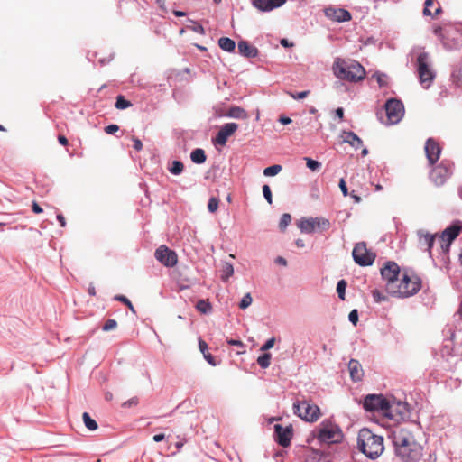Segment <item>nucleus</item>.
<instances>
[{
	"label": "nucleus",
	"mask_w": 462,
	"mask_h": 462,
	"mask_svg": "<svg viewBox=\"0 0 462 462\" xmlns=\"http://www.w3.org/2000/svg\"><path fill=\"white\" fill-rule=\"evenodd\" d=\"M381 275L385 282L386 291L393 297L408 298L420 289V282L417 277L402 274L400 279V268L393 262H388L381 269Z\"/></svg>",
	"instance_id": "1"
},
{
	"label": "nucleus",
	"mask_w": 462,
	"mask_h": 462,
	"mask_svg": "<svg viewBox=\"0 0 462 462\" xmlns=\"http://www.w3.org/2000/svg\"><path fill=\"white\" fill-rule=\"evenodd\" d=\"M391 438L394 453L402 462H419L422 457V447L412 432L406 428H397L392 431Z\"/></svg>",
	"instance_id": "2"
},
{
	"label": "nucleus",
	"mask_w": 462,
	"mask_h": 462,
	"mask_svg": "<svg viewBox=\"0 0 462 462\" xmlns=\"http://www.w3.org/2000/svg\"><path fill=\"white\" fill-rule=\"evenodd\" d=\"M332 71L336 78L349 82H358L363 80L365 76V70L360 63L342 58L335 59Z\"/></svg>",
	"instance_id": "3"
},
{
	"label": "nucleus",
	"mask_w": 462,
	"mask_h": 462,
	"mask_svg": "<svg viewBox=\"0 0 462 462\" xmlns=\"http://www.w3.org/2000/svg\"><path fill=\"white\" fill-rule=\"evenodd\" d=\"M359 450L370 459H375L384 450L383 438L373 433L368 429H362L357 437Z\"/></svg>",
	"instance_id": "4"
},
{
	"label": "nucleus",
	"mask_w": 462,
	"mask_h": 462,
	"mask_svg": "<svg viewBox=\"0 0 462 462\" xmlns=\"http://www.w3.org/2000/svg\"><path fill=\"white\" fill-rule=\"evenodd\" d=\"M417 70L420 84L428 88L435 79L432 62L427 52H421L417 58Z\"/></svg>",
	"instance_id": "5"
},
{
	"label": "nucleus",
	"mask_w": 462,
	"mask_h": 462,
	"mask_svg": "<svg viewBox=\"0 0 462 462\" xmlns=\"http://www.w3.org/2000/svg\"><path fill=\"white\" fill-rule=\"evenodd\" d=\"M317 438L320 442L334 444L342 440L343 434L337 425L330 421H323L318 428Z\"/></svg>",
	"instance_id": "6"
},
{
	"label": "nucleus",
	"mask_w": 462,
	"mask_h": 462,
	"mask_svg": "<svg viewBox=\"0 0 462 462\" xmlns=\"http://www.w3.org/2000/svg\"><path fill=\"white\" fill-rule=\"evenodd\" d=\"M301 233L310 234L316 231H325L330 227V222L325 217H301L297 222Z\"/></svg>",
	"instance_id": "7"
},
{
	"label": "nucleus",
	"mask_w": 462,
	"mask_h": 462,
	"mask_svg": "<svg viewBox=\"0 0 462 462\" xmlns=\"http://www.w3.org/2000/svg\"><path fill=\"white\" fill-rule=\"evenodd\" d=\"M293 411L300 419L313 422L319 418V408L308 401L296 402L293 403Z\"/></svg>",
	"instance_id": "8"
},
{
	"label": "nucleus",
	"mask_w": 462,
	"mask_h": 462,
	"mask_svg": "<svg viewBox=\"0 0 462 462\" xmlns=\"http://www.w3.org/2000/svg\"><path fill=\"white\" fill-rule=\"evenodd\" d=\"M352 255L354 261L360 266L372 265L375 259V254L366 248L365 243L356 244L353 249Z\"/></svg>",
	"instance_id": "9"
},
{
	"label": "nucleus",
	"mask_w": 462,
	"mask_h": 462,
	"mask_svg": "<svg viewBox=\"0 0 462 462\" xmlns=\"http://www.w3.org/2000/svg\"><path fill=\"white\" fill-rule=\"evenodd\" d=\"M388 404V398L382 394H369L365 398L364 408L368 411H377L383 415L387 409H391Z\"/></svg>",
	"instance_id": "10"
},
{
	"label": "nucleus",
	"mask_w": 462,
	"mask_h": 462,
	"mask_svg": "<svg viewBox=\"0 0 462 462\" xmlns=\"http://www.w3.org/2000/svg\"><path fill=\"white\" fill-rule=\"evenodd\" d=\"M386 116L391 124H397L404 115V106L400 100L392 98L385 104Z\"/></svg>",
	"instance_id": "11"
},
{
	"label": "nucleus",
	"mask_w": 462,
	"mask_h": 462,
	"mask_svg": "<svg viewBox=\"0 0 462 462\" xmlns=\"http://www.w3.org/2000/svg\"><path fill=\"white\" fill-rule=\"evenodd\" d=\"M460 230L461 226L454 224L451 226L447 227L438 237V242L440 244V247L444 252L449 249L451 243L459 235Z\"/></svg>",
	"instance_id": "12"
},
{
	"label": "nucleus",
	"mask_w": 462,
	"mask_h": 462,
	"mask_svg": "<svg viewBox=\"0 0 462 462\" xmlns=\"http://www.w3.org/2000/svg\"><path fill=\"white\" fill-rule=\"evenodd\" d=\"M451 174V164L448 162H441L430 172L431 180L438 186L445 183Z\"/></svg>",
	"instance_id": "13"
},
{
	"label": "nucleus",
	"mask_w": 462,
	"mask_h": 462,
	"mask_svg": "<svg viewBox=\"0 0 462 462\" xmlns=\"http://www.w3.org/2000/svg\"><path fill=\"white\" fill-rule=\"evenodd\" d=\"M154 255L157 261L167 267H172L177 263L176 253L169 249L166 245H161L155 251Z\"/></svg>",
	"instance_id": "14"
},
{
	"label": "nucleus",
	"mask_w": 462,
	"mask_h": 462,
	"mask_svg": "<svg viewBox=\"0 0 462 462\" xmlns=\"http://www.w3.org/2000/svg\"><path fill=\"white\" fill-rule=\"evenodd\" d=\"M387 406L391 409H387L388 411H385L383 416L395 421H398L403 417L405 412V404L403 402H396L393 399H388Z\"/></svg>",
	"instance_id": "15"
},
{
	"label": "nucleus",
	"mask_w": 462,
	"mask_h": 462,
	"mask_svg": "<svg viewBox=\"0 0 462 462\" xmlns=\"http://www.w3.org/2000/svg\"><path fill=\"white\" fill-rule=\"evenodd\" d=\"M238 129V125L236 123H227L221 126L219 132L214 139V143L219 145H226L227 139L234 134Z\"/></svg>",
	"instance_id": "16"
},
{
	"label": "nucleus",
	"mask_w": 462,
	"mask_h": 462,
	"mask_svg": "<svg viewBox=\"0 0 462 462\" xmlns=\"http://www.w3.org/2000/svg\"><path fill=\"white\" fill-rule=\"evenodd\" d=\"M425 152L429 163L433 164L439 160L441 148L436 141L429 138L425 143Z\"/></svg>",
	"instance_id": "17"
},
{
	"label": "nucleus",
	"mask_w": 462,
	"mask_h": 462,
	"mask_svg": "<svg viewBox=\"0 0 462 462\" xmlns=\"http://www.w3.org/2000/svg\"><path fill=\"white\" fill-rule=\"evenodd\" d=\"M418 244L420 249L428 251L430 254V250L436 239V236L429 233L424 229L417 231Z\"/></svg>",
	"instance_id": "18"
},
{
	"label": "nucleus",
	"mask_w": 462,
	"mask_h": 462,
	"mask_svg": "<svg viewBox=\"0 0 462 462\" xmlns=\"http://www.w3.org/2000/svg\"><path fill=\"white\" fill-rule=\"evenodd\" d=\"M286 0H253L255 8L262 12H269L282 6Z\"/></svg>",
	"instance_id": "19"
},
{
	"label": "nucleus",
	"mask_w": 462,
	"mask_h": 462,
	"mask_svg": "<svg viewBox=\"0 0 462 462\" xmlns=\"http://www.w3.org/2000/svg\"><path fill=\"white\" fill-rule=\"evenodd\" d=\"M326 14L328 17L331 18L337 22H346L351 19L350 13L345 9H334L328 8L326 11Z\"/></svg>",
	"instance_id": "20"
},
{
	"label": "nucleus",
	"mask_w": 462,
	"mask_h": 462,
	"mask_svg": "<svg viewBox=\"0 0 462 462\" xmlns=\"http://www.w3.org/2000/svg\"><path fill=\"white\" fill-rule=\"evenodd\" d=\"M275 433L278 436V442L282 447H287L290 444L291 438V430L290 427L283 428L281 425H275Z\"/></svg>",
	"instance_id": "21"
},
{
	"label": "nucleus",
	"mask_w": 462,
	"mask_h": 462,
	"mask_svg": "<svg viewBox=\"0 0 462 462\" xmlns=\"http://www.w3.org/2000/svg\"><path fill=\"white\" fill-rule=\"evenodd\" d=\"M441 12V6L437 0H426L424 3L423 14L435 18Z\"/></svg>",
	"instance_id": "22"
},
{
	"label": "nucleus",
	"mask_w": 462,
	"mask_h": 462,
	"mask_svg": "<svg viewBox=\"0 0 462 462\" xmlns=\"http://www.w3.org/2000/svg\"><path fill=\"white\" fill-rule=\"evenodd\" d=\"M348 370L350 374V377L355 382H359L362 380L364 375V371L360 363L356 359H351L348 363Z\"/></svg>",
	"instance_id": "23"
},
{
	"label": "nucleus",
	"mask_w": 462,
	"mask_h": 462,
	"mask_svg": "<svg viewBox=\"0 0 462 462\" xmlns=\"http://www.w3.org/2000/svg\"><path fill=\"white\" fill-rule=\"evenodd\" d=\"M341 137L344 143H349L355 149L360 148L363 144L362 140L351 131H343Z\"/></svg>",
	"instance_id": "24"
},
{
	"label": "nucleus",
	"mask_w": 462,
	"mask_h": 462,
	"mask_svg": "<svg viewBox=\"0 0 462 462\" xmlns=\"http://www.w3.org/2000/svg\"><path fill=\"white\" fill-rule=\"evenodd\" d=\"M238 51L240 54L245 56V57H255L257 54V50L251 46L247 42L241 41L238 42L237 45Z\"/></svg>",
	"instance_id": "25"
},
{
	"label": "nucleus",
	"mask_w": 462,
	"mask_h": 462,
	"mask_svg": "<svg viewBox=\"0 0 462 462\" xmlns=\"http://www.w3.org/2000/svg\"><path fill=\"white\" fill-rule=\"evenodd\" d=\"M219 47L226 51H233L236 48V43L233 40L227 37H221L218 40Z\"/></svg>",
	"instance_id": "26"
},
{
	"label": "nucleus",
	"mask_w": 462,
	"mask_h": 462,
	"mask_svg": "<svg viewBox=\"0 0 462 462\" xmlns=\"http://www.w3.org/2000/svg\"><path fill=\"white\" fill-rule=\"evenodd\" d=\"M227 116L236 119H245L247 118V114L243 108L239 106H234L229 109Z\"/></svg>",
	"instance_id": "27"
},
{
	"label": "nucleus",
	"mask_w": 462,
	"mask_h": 462,
	"mask_svg": "<svg viewBox=\"0 0 462 462\" xmlns=\"http://www.w3.org/2000/svg\"><path fill=\"white\" fill-rule=\"evenodd\" d=\"M190 158L194 163L200 164L206 161V154L202 149L198 148L191 152Z\"/></svg>",
	"instance_id": "28"
},
{
	"label": "nucleus",
	"mask_w": 462,
	"mask_h": 462,
	"mask_svg": "<svg viewBox=\"0 0 462 462\" xmlns=\"http://www.w3.org/2000/svg\"><path fill=\"white\" fill-rule=\"evenodd\" d=\"M221 279L227 281L234 274V267L230 263H224L221 269Z\"/></svg>",
	"instance_id": "29"
},
{
	"label": "nucleus",
	"mask_w": 462,
	"mask_h": 462,
	"mask_svg": "<svg viewBox=\"0 0 462 462\" xmlns=\"http://www.w3.org/2000/svg\"><path fill=\"white\" fill-rule=\"evenodd\" d=\"M197 310L202 314H208L211 312L212 307L211 304L205 300H200L197 302L196 305Z\"/></svg>",
	"instance_id": "30"
},
{
	"label": "nucleus",
	"mask_w": 462,
	"mask_h": 462,
	"mask_svg": "<svg viewBox=\"0 0 462 462\" xmlns=\"http://www.w3.org/2000/svg\"><path fill=\"white\" fill-rule=\"evenodd\" d=\"M84 424L89 430H95L97 429V423L93 420L88 412H84L82 415Z\"/></svg>",
	"instance_id": "31"
},
{
	"label": "nucleus",
	"mask_w": 462,
	"mask_h": 462,
	"mask_svg": "<svg viewBox=\"0 0 462 462\" xmlns=\"http://www.w3.org/2000/svg\"><path fill=\"white\" fill-rule=\"evenodd\" d=\"M373 78H374L379 85V87H386L388 85V77L386 74L382 72H375L373 75Z\"/></svg>",
	"instance_id": "32"
},
{
	"label": "nucleus",
	"mask_w": 462,
	"mask_h": 462,
	"mask_svg": "<svg viewBox=\"0 0 462 462\" xmlns=\"http://www.w3.org/2000/svg\"><path fill=\"white\" fill-rule=\"evenodd\" d=\"M183 163L180 161H174L171 163V166L169 168V171L173 175H179L183 171Z\"/></svg>",
	"instance_id": "33"
},
{
	"label": "nucleus",
	"mask_w": 462,
	"mask_h": 462,
	"mask_svg": "<svg viewBox=\"0 0 462 462\" xmlns=\"http://www.w3.org/2000/svg\"><path fill=\"white\" fill-rule=\"evenodd\" d=\"M257 363L262 368H267L271 364V354L265 353L257 358Z\"/></svg>",
	"instance_id": "34"
},
{
	"label": "nucleus",
	"mask_w": 462,
	"mask_h": 462,
	"mask_svg": "<svg viewBox=\"0 0 462 462\" xmlns=\"http://www.w3.org/2000/svg\"><path fill=\"white\" fill-rule=\"evenodd\" d=\"M282 171V166L279 164H274L272 166H269L263 170L264 176H275Z\"/></svg>",
	"instance_id": "35"
},
{
	"label": "nucleus",
	"mask_w": 462,
	"mask_h": 462,
	"mask_svg": "<svg viewBox=\"0 0 462 462\" xmlns=\"http://www.w3.org/2000/svg\"><path fill=\"white\" fill-rule=\"evenodd\" d=\"M304 160L306 161L307 167L312 171H317L321 167V163L318 161H315L308 157L304 158Z\"/></svg>",
	"instance_id": "36"
},
{
	"label": "nucleus",
	"mask_w": 462,
	"mask_h": 462,
	"mask_svg": "<svg viewBox=\"0 0 462 462\" xmlns=\"http://www.w3.org/2000/svg\"><path fill=\"white\" fill-rule=\"evenodd\" d=\"M346 288V282L345 280H340L337 284V292L341 300H345V292Z\"/></svg>",
	"instance_id": "37"
},
{
	"label": "nucleus",
	"mask_w": 462,
	"mask_h": 462,
	"mask_svg": "<svg viewBox=\"0 0 462 462\" xmlns=\"http://www.w3.org/2000/svg\"><path fill=\"white\" fill-rule=\"evenodd\" d=\"M218 205H219V200L215 197H211L208 203V211L210 213H215L218 208Z\"/></svg>",
	"instance_id": "38"
},
{
	"label": "nucleus",
	"mask_w": 462,
	"mask_h": 462,
	"mask_svg": "<svg viewBox=\"0 0 462 462\" xmlns=\"http://www.w3.org/2000/svg\"><path fill=\"white\" fill-rule=\"evenodd\" d=\"M131 106V103L125 99L122 96L117 97L116 107L117 109H125Z\"/></svg>",
	"instance_id": "39"
},
{
	"label": "nucleus",
	"mask_w": 462,
	"mask_h": 462,
	"mask_svg": "<svg viewBox=\"0 0 462 462\" xmlns=\"http://www.w3.org/2000/svg\"><path fill=\"white\" fill-rule=\"evenodd\" d=\"M253 299L250 293H246L242 298L239 307L243 310L248 308L252 304Z\"/></svg>",
	"instance_id": "40"
},
{
	"label": "nucleus",
	"mask_w": 462,
	"mask_h": 462,
	"mask_svg": "<svg viewBox=\"0 0 462 462\" xmlns=\"http://www.w3.org/2000/svg\"><path fill=\"white\" fill-rule=\"evenodd\" d=\"M372 296L374 301L377 303L387 300V297L376 289L372 291Z\"/></svg>",
	"instance_id": "41"
},
{
	"label": "nucleus",
	"mask_w": 462,
	"mask_h": 462,
	"mask_svg": "<svg viewBox=\"0 0 462 462\" xmlns=\"http://www.w3.org/2000/svg\"><path fill=\"white\" fill-rule=\"evenodd\" d=\"M291 220V215L290 214H283L281 217V220H280V223H279V226L281 229H285L287 227V226L290 224Z\"/></svg>",
	"instance_id": "42"
},
{
	"label": "nucleus",
	"mask_w": 462,
	"mask_h": 462,
	"mask_svg": "<svg viewBox=\"0 0 462 462\" xmlns=\"http://www.w3.org/2000/svg\"><path fill=\"white\" fill-rule=\"evenodd\" d=\"M115 300L123 302L124 304H125L131 310V311L134 312V308L133 304L131 303V301L125 296L117 295V296L115 297Z\"/></svg>",
	"instance_id": "43"
},
{
	"label": "nucleus",
	"mask_w": 462,
	"mask_h": 462,
	"mask_svg": "<svg viewBox=\"0 0 462 462\" xmlns=\"http://www.w3.org/2000/svg\"><path fill=\"white\" fill-rule=\"evenodd\" d=\"M117 322L115 319H108L103 326L104 331H110L116 328Z\"/></svg>",
	"instance_id": "44"
},
{
	"label": "nucleus",
	"mask_w": 462,
	"mask_h": 462,
	"mask_svg": "<svg viewBox=\"0 0 462 462\" xmlns=\"http://www.w3.org/2000/svg\"><path fill=\"white\" fill-rule=\"evenodd\" d=\"M263 197L265 198V199L267 200V202L269 204H272V192H271V189L268 185H263Z\"/></svg>",
	"instance_id": "45"
},
{
	"label": "nucleus",
	"mask_w": 462,
	"mask_h": 462,
	"mask_svg": "<svg viewBox=\"0 0 462 462\" xmlns=\"http://www.w3.org/2000/svg\"><path fill=\"white\" fill-rule=\"evenodd\" d=\"M348 319L353 325H356L358 321V312L356 310H353L350 311L348 315Z\"/></svg>",
	"instance_id": "46"
},
{
	"label": "nucleus",
	"mask_w": 462,
	"mask_h": 462,
	"mask_svg": "<svg viewBox=\"0 0 462 462\" xmlns=\"http://www.w3.org/2000/svg\"><path fill=\"white\" fill-rule=\"evenodd\" d=\"M274 343H275V338L274 337H272L270 339H268L262 346H261V351H267L269 349H271L273 346H274Z\"/></svg>",
	"instance_id": "47"
},
{
	"label": "nucleus",
	"mask_w": 462,
	"mask_h": 462,
	"mask_svg": "<svg viewBox=\"0 0 462 462\" xmlns=\"http://www.w3.org/2000/svg\"><path fill=\"white\" fill-rule=\"evenodd\" d=\"M309 95V91H301L297 94L290 93V96L294 99H303Z\"/></svg>",
	"instance_id": "48"
},
{
	"label": "nucleus",
	"mask_w": 462,
	"mask_h": 462,
	"mask_svg": "<svg viewBox=\"0 0 462 462\" xmlns=\"http://www.w3.org/2000/svg\"><path fill=\"white\" fill-rule=\"evenodd\" d=\"M119 129L118 125H109L105 128V132L108 134H113L116 132H117Z\"/></svg>",
	"instance_id": "49"
},
{
	"label": "nucleus",
	"mask_w": 462,
	"mask_h": 462,
	"mask_svg": "<svg viewBox=\"0 0 462 462\" xmlns=\"http://www.w3.org/2000/svg\"><path fill=\"white\" fill-rule=\"evenodd\" d=\"M339 188H340V189H341V191H342L343 195H344L345 197H346V196H347V194H348V190H347V187H346V181H345V180H344V179H341V180H339Z\"/></svg>",
	"instance_id": "50"
},
{
	"label": "nucleus",
	"mask_w": 462,
	"mask_h": 462,
	"mask_svg": "<svg viewBox=\"0 0 462 462\" xmlns=\"http://www.w3.org/2000/svg\"><path fill=\"white\" fill-rule=\"evenodd\" d=\"M199 346L201 353H203V355H206V351L208 350V344L204 340L199 339Z\"/></svg>",
	"instance_id": "51"
},
{
	"label": "nucleus",
	"mask_w": 462,
	"mask_h": 462,
	"mask_svg": "<svg viewBox=\"0 0 462 462\" xmlns=\"http://www.w3.org/2000/svg\"><path fill=\"white\" fill-rule=\"evenodd\" d=\"M133 142H134V148L136 151H141L142 148H143L142 142L139 139H137V138H133Z\"/></svg>",
	"instance_id": "52"
},
{
	"label": "nucleus",
	"mask_w": 462,
	"mask_h": 462,
	"mask_svg": "<svg viewBox=\"0 0 462 462\" xmlns=\"http://www.w3.org/2000/svg\"><path fill=\"white\" fill-rule=\"evenodd\" d=\"M227 344L231 345V346H241V347L244 346V343L242 341L236 340V339H227Z\"/></svg>",
	"instance_id": "53"
},
{
	"label": "nucleus",
	"mask_w": 462,
	"mask_h": 462,
	"mask_svg": "<svg viewBox=\"0 0 462 462\" xmlns=\"http://www.w3.org/2000/svg\"><path fill=\"white\" fill-rule=\"evenodd\" d=\"M275 263L280 264V265H282V266H286L287 265V261L285 258L282 257V256H279L275 259Z\"/></svg>",
	"instance_id": "54"
},
{
	"label": "nucleus",
	"mask_w": 462,
	"mask_h": 462,
	"mask_svg": "<svg viewBox=\"0 0 462 462\" xmlns=\"http://www.w3.org/2000/svg\"><path fill=\"white\" fill-rule=\"evenodd\" d=\"M32 211L36 214H39L42 212V208L36 202H33Z\"/></svg>",
	"instance_id": "55"
},
{
	"label": "nucleus",
	"mask_w": 462,
	"mask_h": 462,
	"mask_svg": "<svg viewBox=\"0 0 462 462\" xmlns=\"http://www.w3.org/2000/svg\"><path fill=\"white\" fill-rule=\"evenodd\" d=\"M336 113V116L339 118V119H343L344 117V109L342 107H338L336 109L335 111Z\"/></svg>",
	"instance_id": "56"
},
{
	"label": "nucleus",
	"mask_w": 462,
	"mask_h": 462,
	"mask_svg": "<svg viewBox=\"0 0 462 462\" xmlns=\"http://www.w3.org/2000/svg\"><path fill=\"white\" fill-rule=\"evenodd\" d=\"M165 439V435L161 433V434H156L153 436V440L155 442H160V441H162L163 439Z\"/></svg>",
	"instance_id": "57"
},
{
	"label": "nucleus",
	"mask_w": 462,
	"mask_h": 462,
	"mask_svg": "<svg viewBox=\"0 0 462 462\" xmlns=\"http://www.w3.org/2000/svg\"><path fill=\"white\" fill-rule=\"evenodd\" d=\"M279 121L282 124V125H288L291 122V119L289 118V117H286V116H281L279 118Z\"/></svg>",
	"instance_id": "58"
},
{
	"label": "nucleus",
	"mask_w": 462,
	"mask_h": 462,
	"mask_svg": "<svg viewBox=\"0 0 462 462\" xmlns=\"http://www.w3.org/2000/svg\"><path fill=\"white\" fill-rule=\"evenodd\" d=\"M193 30H194L196 32H198V33H200V34L204 33V29H203V27H202L201 25H199V24H196V25L193 27Z\"/></svg>",
	"instance_id": "59"
},
{
	"label": "nucleus",
	"mask_w": 462,
	"mask_h": 462,
	"mask_svg": "<svg viewBox=\"0 0 462 462\" xmlns=\"http://www.w3.org/2000/svg\"><path fill=\"white\" fill-rule=\"evenodd\" d=\"M58 140H59V143H60V144H62V145H67V144H68V140H67V138H66L65 136H63V135H60V136L58 137Z\"/></svg>",
	"instance_id": "60"
},
{
	"label": "nucleus",
	"mask_w": 462,
	"mask_h": 462,
	"mask_svg": "<svg viewBox=\"0 0 462 462\" xmlns=\"http://www.w3.org/2000/svg\"><path fill=\"white\" fill-rule=\"evenodd\" d=\"M57 219H58V221L60 222V226H65V225H66V221H65V218H64V217H63L62 215H60H60H58V216H57Z\"/></svg>",
	"instance_id": "61"
},
{
	"label": "nucleus",
	"mask_w": 462,
	"mask_h": 462,
	"mask_svg": "<svg viewBox=\"0 0 462 462\" xmlns=\"http://www.w3.org/2000/svg\"><path fill=\"white\" fill-rule=\"evenodd\" d=\"M295 245H297V247H299V248H303V247H305V243H304V241H303L302 239H297V240L295 241Z\"/></svg>",
	"instance_id": "62"
},
{
	"label": "nucleus",
	"mask_w": 462,
	"mask_h": 462,
	"mask_svg": "<svg viewBox=\"0 0 462 462\" xmlns=\"http://www.w3.org/2000/svg\"><path fill=\"white\" fill-rule=\"evenodd\" d=\"M88 293L91 295V296H95L96 295V290H95V287L92 283L89 284V287H88Z\"/></svg>",
	"instance_id": "63"
},
{
	"label": "nucleus",
	"mask_w": 462,
	"mask_h": 462,
	"mask_svg": "<svg viewBox=\"0 0 462 462\" xmlns=\"http://www.w3.org/2000/svg\"><path fill=\"white\" fill-rule=\"evenodd\" d=\"M204 357L206 358V360H207L209 364L214 365V363H213V357H212V356H211V355H209V354H208V355H207V354H206V355H204Z\"/></svg>",
	"instance_id": "64"
}]
</instances>
